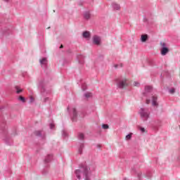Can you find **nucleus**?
Listing matches in <instances>:
<instances>
[{
	"instance_id": "5701e85b",
	"label": "nucleus",
	"mask_w": 180,
	"mask_h": 180,
	"mask_svg": "<svg viewBox=\"0 0 180 180\" xmlns=\"http://www.w3.org/2000/svg\"><path fill=\"white\" fill-rule=\"evenodd\" d=\"M50 127H51V129H53L54 128V124H51Z\"/></svg>"
},
{
	"instance_id": "a211bd4d",
	"label": "nucleus",
	"mask_w": 180,
	"mask_h": 180,
	"mask_svg": "<svg viewBox=\"0 0 180 180\" xmlns=\"http://www.w3.org/2000/svg\"><path fill=\"white\" fill-rule=\"evenodd\" d=\"M17 89V94H20V92H22L23 90L22 89H19V88L16 87Z\"/></svg>"
},
{
	"instance_id": "f8f14e48",
	"label": "nucleus",
	"mask_w": 180,
	"mask_h": 180,
	"mask_svg": "<svg viewBox=\"0 0 180 180\" xmlns=\"http://www.w3.org/2000/svg\"><path fill=\"white\" fill-rule=\"evenodd\" d=\"M84 18L86 19H89L91 18V13L89 12H86L84 13Z\"/></svg>"
},
{
	"instance_id": "dca6fc26",
	"label": "nucleus",
	"mask_w": 180,
	"mask_h": 180,
	"mask_svg": "<svg viewBox=\"0 0 180 180\" xmlns=\"http://www.w3.org/2000/svg\"><path fill=\"white\" fill-rule=\"evenodd\" d=\"M77 116V110L75 108H73V117H76Z\"/></svg>"
},
{
	"instance_id": "b1692460",
	"label": "nucleus",
	"mask_w": 180,
	"mask_h": 180,
	"mask_svg": "<svg viewBox=\"0 0 180 180\" xmlns=\"http://www.w3.org/2000/svg\"><path fill=\"white\" fill-rule=\"evenodd\" d=\"M37 133H38L37 136H40V134H41V131H38Z\"/></svg>"
},
{
	"instance_id": "2eb2a0df",
	"label": "nucleus",
	"mask_w": 180,
	"mask_h": 180,
	"mask_svg": "<svg viewBox=\"0 0 180 180\" xmlns=\"http://www.w3.org/2000/svg\"><path fill=\"white\" fill-rule=\"evenodd\" d=\"M84 96H86V98H91V96H92V94L86 93Z\"/></svg>"
},
{
	"instance_id": "423d86ee",
	"label": "nucleus",
	"mask_w": 180,
	"mask_h": 180,
	"mask_svg": "<svg viewBox=\"0 0 180 180\" xmlns=\"http://www.w3.org/2000/svg\"><path fill=\"white\" fill-rule=\"evenodd\" d=\"M152 104H153V106H158V103H157V96H153Z\"/></svg>"
},
{
	"instance_id": "9b49d317",
	"label": "nucleus",
	"mask_w": 180,
	"mask_h": 180,
	"mask_svg": "<svg viewBox=\"0 0 180 180\" xmlns=\"http://www.w3.org/2000/svg\"><path fill=\"white\" fill-rule=\"evenodd\" d=\"M113 8L114 9L119 11V9H120V6L117 4H113Z\"/></svg>"
},
{
	"instance_id": "20e7f679",
	"label": "nucleus",
	"mask_w": 180,
	"mask_h": 180,
	"mask_svg": "<svg viewBox=\"0 0 180 180\" xmlns=\"http://www.w3.org/2000/svg\"><path fill=\"white\" fill-rule=\"evenodd\" d=\"M101 38L98 35H95L93 37V43L96 44V46H101Z\"/></svg>"
},
{
	"instance_id": "39448f33",
	"label": "nucleus",
	"mask_w": 180,
	"mask_h": 180,
	"mask_svg": "<svg viewBox=\"0 0 180 180\" xmlns=\"http://www.w3.org/2000/svg\"><path fill=\"white\" fill-rule=\"evenodd\" d=\"M162 46V48L161 49V54L162 56H165L168 51H169V49L168 48L165 47V43H162L161 44Z\"/></svg>"
},
{
	"instance_id": "f3484780",
	"label": "nucleus",
	"mask_w": 180,
	"mask_h": 180,
	"mask_svg": "<svg viewBox=\"0 0 180 180\" xmlns=\"http://www.w3.org/2000/svg\"><path fill=\"white\" fill-rule=\"evenodd\" d=\"M130 139H131V134H129L126 136V139L127 140H130Z\"/></svg>"
},
{
	"instance_id": "bb28decb",
	"label": "nucleus",
	"mask_w": 180,
	"mask_h": 180,
	"mask_svg": "<svg viewBox=\"0 0 180 180\" xmlns=\"http://www.w3.org/2000/svg\"><path fill=\"white\" fill-rule=\"evenodd\" d=\"M4 1H6V2H8L9 0H4Z\"/></svg>"
},
{
	"instance_id": "0eeeda50",
	"label": "nucleus",
	"mask_w": 180,
	"mask_h": 180,
	"mask_svg": "<svg viewBox=\"0 0 180 180\" xmlns=\"http://www.w3.org/2000/svg\"><path fill=\"white\" fill-rule=\"evenodd\" d=\"M147 39H148V36L147 34H143L141 37V40L143 43H145V41H147Z\"/></svg>"
},
{
	"instance_id": "393cba45",
	"label": "nucleus",
	"mask_w": 180,
	"mask_h": 180,
	"mask_svg": "<svg viewBox=\"0 0 180 180\" xmlns=\"http://www.w3.org/2000/svg\"><path fill=\"white\" fill-rule=\"evenodd\" d=\"M146 103L148 105L150 103V100H146Z\"/></svg>"
},
{
	"instance_id": "cd10ccee",
	"label": "nucleus",
	"mask_w": 180,
	"mask_h": 180,
	"mask_svg": "<svg viewBox=\"0 0 180 180\" xmlns=\"http://www.w3.org/2000/svg\"><path fill=\"white\" fill-rule=\"evenodd\" d=\"M72 120H73V121L75 120L74 118H72Z\"/></svg>"
},
{
	"instance_id": "aec40b11",
	"label": "nucleus",
	"mask_w": 180,
	"mask_h": 180,
	"mask_svg": "<svg viewBox=\"0 0 180 180\" xmlns=\"http://www.w3.org/2000/svg\"><path fill=\"white\" fill-rule=\"evenodd\" d=\"M134 86H139V85H140V84L137 82H134Z\"/></svg>"
},
{
	"instance_id": "f03ea898",
	"label": "nucleus",
	"mask_w": 180,
	"mask_h": 180,
	"mask_svg": "<svg viewBox=\"0 0 180 180\" xmlns=\"http://www.w3.org/2000/svg\"><path fill=\"white\" fill-rule=\"evenodd\" d=\"M140 115L141 117H142L143 120H147V119H148V117L150 116V113H148L147 110L144 108L141 109Z\"/></svg>"
},
{
	"instance_id": "f257e3e1",
	"label": "nucleus",
	"mask_w": 180,
	"mask_h": 180,
	"mask_svg": "<svg viewBox=\"0 0 180 180\" xmlns=\"http://www.w3.org/2000/svg\"><path fill=\"white\" fill-rule=\"evenodd\" d=\"M75 174L78 179H81V174H82L84 176H85V179H88V175H89V167H84L77 169Z\"/></svg>"
},
{
	"instance_id": "412c9836",
	"label": "nucleus",
	"mask_w": 180,
	"mask_h": 180,
	"mask_svg": "<svg viewBox=\"0 0 180 180\" xmlns=\"http://www.w3.org/2000/svg\"><path fill=\"white\" fill-rule=\"evenodd\" d=\"M170 94H174L175 93V89H172L169 90Z\"/></svg>"
},
{
	"instance_id": "6e6552de",
	"label": "nucleus",
	"mask_w": 180,
	"mask_h": 180,
	"mask_svg": "<svg viewBox=\"0 0 180 180\" xmlns=\"http://www.w3.org/2000/svg\"><path fill=\"white\" fill-rule=\"evenodd\" d=\"M39 63L41 65H46V64H47V58H43L42 59H40Z\"/></svg>"
},
{
	"instance_id": "4468645a",
	"label": "nucleus",
	"mask_w": 180,
	"mask_h": 180,
	"mask_svg": "<svg viewBox=\"0 0 180 180\" xmlns=\"http://www.w3.org/2000/svg\"><path fill=\"white\" fill-rule=\"evenodd\" d=\"M102 127H103V129H109V125H108V124H103L102 125Z\"/></svg>"
},
{
	"instance_id": "a878e982",
	"label": "nucleus",
	"mask_w": 180,
	"mask_h": 180,
	"mask_svg": "<svg viewBox=\"0 0 180 180\" xmlns=\"http://www.w3.org/2000/svg\"><path fill=\"white\" fill-rule=\"evenodd\" d=\"M63 48H64V46L60 45V49H63Z\"/></svg>"
},
{
	"instance_id": "1a4fd4ad",
	"label": "nucleus",
	"mask_w": 180,
	"mask_h": 180,
	"mask_svg": "<svg viewBox=\"0 0 180 180\" xmlns=\"http://www.w3.org/2000/svg\"><path fill=\"white\" fill-rule=\"evenodd\" d=\"M89 36H91V34L89 33V32L86 31V32H83V37H84L85 39H88V37H89Z\"/></svg>"
},
{
	"instance_id": "7ed1b4c3",
	"label": "nucleus",
	"mask_w": 180,
	"mask_h": 180,
	"mask_svg": "<svg viewBox=\"0 0 180 180\" xmlns=\"http://www.w3.org/2000/svg\"><path fill=\"white\" fill-rule=\"evenodd\" d=\"M129 86V80L127 79H124L122 81L120 82V84H118V87L121 89H124L126 86Z\"/></svg>"
},
{
	"instance_id": "6ab92c4d",
	"label": "nucleus",
	"mask_w": 180,
	"mask_h": 180,
	"mask_svg": "<svg viewBox=\"0 0 180 180\" xmlns=\"http://www.w3.org/2000/svg\"><path fill=\"white\" fill-rule=\"evenodd\" d=\"M19 99H20V101H22V102H25V98H23V96H20L19 97Z\"/></svg>"
},
{
	"instance_id": "ddd939ff",
	"label": "nucleus",
	"mask_w": 180,
	"mask_h": 180,
	"mask_svg": "<svg viewBox=\"0 0 180 180\" xmlns=\"http://www.w3.org/2000/svg\"><path fill=\"white\" fill-rule=\"evenodd\" d=\"M79 139L80 140H84V134L82 133L79 134Z\"/></svg>"
},
{
	"instance_id": "9d476101",
	"label": "nucleus",
	"mask_w": 180,
	"mask_h": 180,
	"mask_svg": "<svg viewBox=\"0 0 180 180\" xmlns=\"http://www.w3.org/2000/svg\"><path fill=\"white\" fill-rule=\"evenodd\" d=\"M153 89V87L150 86H147L145 87L146 92H151V90Z\"/></svg>"
},
{
	"instance_id": "4be33fe9",
	"label": "nucleus",
	"mask_w": 180,
	"mask_h": 180,
	"mask_svg": "<svg viewBox=\"0 0 180 180\" xmlns=\"http://www.w3.org/2000/svg\"><path fill=\"white\" fill-rule=\"evenodd\" d=\"M140 130H141V131L142 133H146V129L141 127V128L140 129Z\"/></svg>"
}]
</instances>
